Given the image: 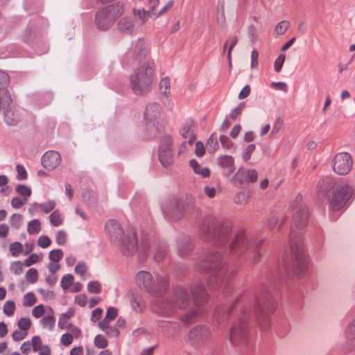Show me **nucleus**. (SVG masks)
<instances>
[{"instance_id": "nucleus-59", "label": "nucleus", "mask_w": 355, "mask_h": 355, "mask_svg": "<svg viewBox=\"0 0 355 355\" xmlns=\"http://www.w3.org/2000/svg\"><path fill=\"white\" fill-rule=\"evenodd\" d=\"M26 279L30 283H35L37 279V271L35 268H31L28 272H26Z\"/></svg>"}, {"instance_id": "nucleus-4", "label": "nucleus", "mask_w": 355, "mask_h": 355, "mask_svg": "<svg viewBox=\"0 0 355 355\" xmlns=\"http://www.w3.org/2000/svg\"><path fill=\"white\" fill-rule=\"evenodd\" d=\"M154 75V63L141 65L130 78L131 87L135 94L144 95L149 92L153 87Z\"/></svg>"}, {"instance_id": "nucleus-13", "label": "nucleus", "mask_w": 355, "mask_h": 355, "mask_svg": "<svg viewBox=\"0 0 355 355\" xmlns=\"http://www.w3.org/2000/svg\"><path fill=\"white\" fill-rule=\"evenodd\" d=\"M211 330L209 327L200 324L195 326L190 330L188 338L192 344L202 345L211 338Z\"/></svg>"}, {"instance_id": "nucleus-27", "label": "nucleus", "mask_w": 355, "mask_h": 355, "mask_svg": "<svg viewBox=\"0 0 355 355\" xmlns=\"http://www.w3.org/2000/svg\"><path fill=\"white\" fill-rule=\"evenodd\" d=\"M345 338L350 345V349L355 348V320L350 323L345 330Z\"/></svg>"}, {"instance_id": "nucleus-17", "label": "nucleus", "mask_w": 355, "mask_h": 355, "mask_svg": "<svg viewBox=\"0 0 355 355\" xmlns=\"http://www.w3.org/2000/svg\"><path fill=\"white\" fill-rule=\"evenodd\" d=\"M135 282L141 289L150 293L154 292V279L150 272L145 270L140 271L136 275Z\"/></svg>"}, {"instance_id": "nucleus-37", "label": "nucleus", "mask_w": 355, "mask_h": 355, "mask_svg": "<svg viewBox=\"0 0 355 355\" xmlns=\"http://www.w3.org/2000/svg\"><path fill=\"white\" fill-rule=\"evenodd\" d=\"M118 26L121 32H128L133 29L134 24L128 18H123L119 21Z\"/></svg>"}, {"instance_id": "nucleus-33", "label": "nucleus", "mask_w": 355, "mask_h": 355, "mask_svg": "<svg viewBox=\"0 0 355 355\" xmlns=\"http://www.w3.org/2000/svg\"><path fill=\"white\" fill-rule=\"evenodd\" d=\"M49 220L52 225L58 227L61 225L64 220V216L59 210H55L49 216Z\"/></svg>"}, {"instance_id": "nucleus-24", "label": "nucleus", "mask_w": 355, "mask_h": 355, "mask_svg": "<svg viewBox=\"0 0 355 355\" xmlns=\"http://www.w3.org/2000/svg\"><path fill=\"white\" fill-rule=\"evenodd\" d=\"M55 322L54 311L51 307L48 306L47 314L40 320V323L44 328L51 330L55 326Z\"/></svg>"}, {"instance_id": "nucleus-9", "label": "nucleus", "mask_w": 355, "mask_h": 355, "mask_svg": "<svg viewBox=\"0 0 355 355\" xmlns=\"http://www.w3.org/2000/svg\"><path fill=\"white\" fill-rule=\"evenodd\" d=\"M302 196L297 195L290 205L291 210L293 211V224L297 230L304 228L309 221V211L306 205L301 203Z\"/></svg>"}, {"instance_id": "nucleus-2", "label": "nucleus", "mask_w": 355, "mask_h": 355, "mask_svg": "<svg viewBox=\"0 0 355 355\" xmlns=\"http://www.w3.org/2000/svg\"><path fill=\"white\" fill-rule=\"evenodd\" d=\"M318 191L324 193L329 200L331 220H336L339 217L337 212L346 206L353 195V188L347 184L336 183L329 178H324L318 184Z\"/></svg>"}, {"instance_id": "nucleus-7", "label": "nucleus", "mask_w": 355, "mask_h": 355, "mask_svg": "<svg viewBox=\"0 0 355 355\" xmlns=\"http://www.w3.org/2000/svg\"><path fill=\"white\" fill-rule=\"evenodd\" d=\"M119 247L121 252L126 256H131L134 253H138V257L143 259L146 257L149 245L147 243H142L139 247L137 246V241L136 232L135 230H131L124 235L123 238L119 241Z\"/></svg>"}, {"instance_id": "nucleus-10", "label": "nucleus", "mask_w": 355, "mask_h": 355, "mask_svg": "<svg viewBox=\"0 0 355 355\" xmlns=\"http://www.w3.org/2000/svg\"><path fill=\"white\" fill-rule=\"evenodd\" d=\"M158 159L164 168L171 166L174 162L173 141L169 135H164L160 138Z\"/></svg>"}, {"instance_id": "nucleus-22", "label": "nucleus", "mask_w": 355, "mask_h": 355, "mask_svg": "<svg viewBox=\"0 0 355 355\" xmlns=\"http://www.w3.org/2000/svg\"><path fill=\"white\" fill-rule=\"evenodd\" d=\"M189 302L187 292L183 288H178L174 294L173 306L179 309L187 307Z\"/></svg>"}, {"instance_id": "nucleus-20", "label": "nucleus", "mask_w": 355, "mask_h": 355, "mask_svg": "<svg viewBox=\"0 0 355 355\" xmlns=\"http://www.w3.org/2000/svg\"><path fill=\"white\" fill-rule=\"evenodd\" d=\"M218 164L223 168V175L229 177L235 170L234 158L230 155H223L218 159Z\"/></svg>"}, {"instance_id": "nucleus-56", "label": "nucleus", "mask_w": 355, "mask_h": 355, "mask_svg": "<svg viewBox=\"0 0 355 355\" xmlns=\"http://www.w3.org/2000/svg\"><path fill=\"white\" fill-rule=\"evenodd\" d=\"M9 83V76L6 72L0 70V89L6 88Z\"/></svg>"}, {"instance_id": "nucleus-19", "label": "nucleus", "mask_w": 355, "mask_h": 355, "mask_svg": "<svg viewBox=\"0 0 355 355\" xmlns=\"http://www.w3.org/2000/svg\"><path fill=\"white\" fill-rule=\"evenodd\" d=\"M60 160L61 157L58 153L49 151L42 156V164L45 168L53 170L59 166Z\"/></svg>"}, {"instance_id": "nucleus-5", "label": "nucleus", "mask_w": 355, "mask_h": 355, "mask_svg": "<svg viewBox=\"0 0 355 355\" xmlns=\"http://www.w3.org/2000/svg\"><path fill=\"white\" fill-rule=\"evenodd\" d=\"M288 243L291 251V259L297 264V266H308L310 262L309 256L306 254L302 240V234L291 227L288 236Z\"/></svg>"}, {"instance_id": "nucleus-38", "label": "nucleus", "mask_w": 355, "mask_h": 355, "mask_svg": "<svg viewBox=\"0 0 355 355\" xmlns=\"http://www.w3.org/2000/svg\"><path fill=\"white\" fill-rule=\"evenodd\" d=\"M168 252V245L164 241L157 242V261L162 259Z\"/></svg>"}, {"instance_id": "nucleus-44", "label": "nucleus", "mask_w": 355, "mask_h": 355, "mask_svg": "<svg viewBox=\"0 0 355 355\" xmlns=\"http://www.w3.org/2000/svg\"><path fill=\"white\" fill-rule=\"evenodd\" d=\"M130 304L132 308L137 312H141L145 307L143 301L136 297H132Z\"/></svg>"}, {"instance_id": "nucleus-31", "label": "nucleus", "mask_w": 355, "mask_h": 355, "mask_svg": "<svg viewBox=\"0 0 355 355\" xmlns=\"http://www.w3.org/2000/svg\"><path fill=\"white\" fill-rule=\"evenodd\" d=\"M217 21L220 25H223L225 22V1L224 0H218L217 5Z\"/></svg>"}, {"instance_id": "nucleus-50", "label": "nucleus", "mask_w": 355, "mask_h": 355, "mask_svg": "<svg viewBox=\"0 0 355 355\" xmlns=\"http://www.w3.org/2000/svg\"><path fill=\"white\" fill-rule=\"evenodd\" d=\"M245 106V103L242 102V103H240L236 107L232 109L230 114V119H232L233 120L236 119L237 118V116L241 114Z\"/></svg>"}, {"instance_id": "nucleus-58", "label": "nucleus", "mask_w": 355, "mask_h": 355, "mask_svg": "<svg viewBox=\"0 0 355 355\" xmlns=\"http://www.w3.org/2000/svg\"><path fill=\"white\" fill-rule=\"evenodd\" d=\"M87 290L92 293H99L101 291V286L98 282H91L87 285Z\"/></svg>"}, {"instance_id": "nucleus-57", "label": "nucleus", "mask_w": 355, "mask_h": 355, "mask_svg": "<svg viewBox=\"0 0 355 355\" xmlns=\"http://www.w3.org/2000/svg\"><path fill=\"white\" fill-rule=\"evenodd\" d=\"M51 244V240L47 236L43 235L38 238L37 245L42 248H46Z\"/></svg>"}, {"instance_id": "nucleus-30", "label": "nucleus", "mask_w": 355, "mask_h": 355, "mask_svg": "<svg viewBox=\"0 0 355 355\" xmlns=\"http://www.w3.org/2000/svg\"><path fill=\"white\" fill-rule=\"evenodd\" d=\"M133 14L136 23L138 25L144 24L150 17L149 12H146L144 9L141 8L134 9Z\"/></svg>"}, {"instance_id": "nucleus-11", "label": "nucleus", "mask_w": 355, "mask_h": 355, "mask_svg": "<svg viewBox=\"0 0 355 355\" xmlns=\"http://www.w3.org/2000/svg\"><path fill=\"white\" fill-rule=\"evenodd\" d=\"M230 340L234 346L241 347L248 340V327L245 320H240L231 329Z\"/></svg>"}, {"instance_id": "nucleus-47", "label": "nucleus", "mask_w": 355, "mask_h": 355, "mask_svg": "<svg viewBox=\"0 0 355 355\" xmlns=\"http://www.w3.org/2000/svg\"><path fill=\"white\" fill-rule=\"evenodd\" d=\"M45 313H47V308L46 309L42 304L35 306L32 310V315L35 318H41Z\"/></svg>"}, {"instance_id": "nucleus-6", "label": "nucleus", "mask_w": 355, "mask_h": 355, "mask_svg": "<svg viewBox=\"0 0 355 355\" xmlns=\"http://www.w3.org/2000/svg\"><path fill=\"white\" fill-rule=\"evenodd\" d=\"M194 307L188 311L182 317V321L184 324L193 322L201 313L200 306L205 303L208 295L202 284H195L191 288Z\"/></svg>"}, {"instance_id": "nucleus-28", "label": "nucleus", "mask_w": 355, "mask_h": 355, "mask_svg": "<svg viewBox=\"0 0 355 355\" xmlns=\"http://www.w3.org/2000/svg\"><path fill=\"white\" fill-rule=\"evenodd\" d=\"M6 122L10 125H16L19 121V114L12 110L10 107L6 111H3Z\"/></svg>"}, {"instance_id": "nucleus-41", "label": "nucleus", "mask_w": 355, "mask_h": 355, "mask_svg": "<svg viewBox=\"0 0 355 355\" xmlns=\"http://www.w3.org/2000/svg\"><path fill=\"white\" fill-rule=\"evenodd\" d=\"M37 302L35 295L31 292L26 293L23 298V305L24 306H32Z\"/></svg>"}, {"instance_id": "nucleus-36", "label": "nucleus", "mask_w": 355, "mask_h": 355, "mask_svg": "<svg viewBox=\"0 0 355 355\" xmlns=\"http://www.w3.org/2000/svg\"><path fill=\"white\" fill-rule=\"evenodd\" d=\"M15 310L16 305L14 301L8 300L5 302L3 307V311L6 315L8 317L12 316L15 313Z\"/></svg>"}, {"instance_id": "nucleus-52", "label": "nucleus", "mask_w": 355, "mask_h": 355, "mask_svg": "<svg viewBox=\"0 0 355 355\" xmlns=\"http://www.w3.org/2000/svg\"><path fill=\"white\" fill-rule=\"evenodd\" d=\"M28 202L26 198L15 197L11 200V205L15 209H19Z\"/></svg>"}, {"instance_id": "nucleus-55", "label": "nucleus", "mask_w": 355, "mask_h": 355, "mask_svg": "<svg viewBox=\"0 0 355 355\" xmlns=\"http://www.w3.org/2000/svg\"><path fill=\"white\" fill-rule=\"evenodd\" d=\"M63 257L61 250H53L49 252V259L54 262H58Z\"/></svg>"}, {"instance_id": "nucleus-21", "label": "nucleus", "mask_w": 355, "mask_h": 355, "mask_svg": "<svg viewBox=\"0 0 355 355\" xmlns=\"http://www.w3.org/2000/svg\"><path fill=\"white\" fill-rule=\"evenodd\" d=\"M194 121L192 119H187L180 130V134L184 139H188L189 144H193L196 135L193 130Z\"/></svg>"}, {"instance_id": "nucleus-54", "label": "nucleus", "mask_w": 355, "mask_h": 355, "mask_svg": "<svg viewBox=\"0 0 355 355\" xmlns=\"http://www.w3.org/2000/svg\"><path fill=\"white\" fill-rule=\"evenodd\" d=\"M285 59L286 56L284 54H280L274 62V68L276 72L279 73L281 71L282 66L284 63Z\"/></svg>"}, {"instance_id": "nucleus-62", "label": "nucleus", "mask_w": 355, "mask_h": 355, "mask_svg": "<svg viewBox=\"0 0 355 355\" xmlns=\"http://www.w3.org/2000/svg\"><path fill=\"white\" fill-rule=\"evenodd\" d=\"M27 334V332L24 331L22 330H15L12 334V338L15 341H20L24 339L26 337Z\"/></svg>"}, {"instance_id": "nucleus-63", "label": "nucleus", "mask_w": 355, "mask_h": 355, "mask_svg": "<svg viewBox=\"0 0 355 355\" xmlns=\"http://www.w3.org/2000/svg\"><path fill=\"white\" fill-rule=\"evenodd\" d=\"M33 349L34 352H37L43 346L42 340L40 336H35L32 338V344Z\"/></svg>"}, {"instance_id": "nucleus-12", "label": "nucleus", "mask_w": 355, "mask_h": 355, "mask_svg": "<svg viewBox=\"0 0 355 355\" xmlns=\"http://www.w3.org/2000/svg\"><path fill=\"white\" fill-rule=\"evenodd\" d=\"M352 158L348 153H337L332 161L334 171L340 175L347 174L352 167Z\"/></svg>"}, {"instance_id": "nucleus-39", "label": "nucleus", "mask_w": 355, "mask_h": 355, "mask_svg": "<svg viewBox=\"0 0 355 355\" xmlns=\"http://www.w3.org/2000/svg\"><path fill=\"white\" fill-rule=\"evenodd\" d=\"M16 191L23 196L24 198L28 199V198L31 195V189L30 187L25 184H18L16 187Z\"/></svg>"}, {"instance_id": "nucleus-14", "label": "nucleus", "mask_w": 355, "mask_h": 355, "mask_svg": "<svg viewBox=\"0 0 355 355\" xmlns=\"http://www.w3.org/2000/svg\"><path fill=\"white\" fill-rule=\"evenodd\" d=\"M195 248V241L190 236L182 234L176 239L175 249L180 257H185L191 254Z\"/></svg>"}, {"instance_id": "nucleus-42", "label": "nucleus", "mask_w": 355, "mask_h": 355, "mask_svg": "<svg viewBox=\"0 0 355 355\" xmlns=\"http://www.w3.org/2000/svg\"><path fill=\"white\" fill-rule=\"evenodd\" d=\"M32 324L31 319L28 318H21L17 322V326L20 330L27 332Z\"/></svg>"}, {"instance_id": "nucleus-29", "label": "nucleus", "mask_w": 355, "mask_h": 355, "mask_svg": "<svg viewBox=\"0 0 355 355\" xmlns=\"http://www.w3.org/2000/svg\"><path fill=\"white\" fill-rule=\"evenodd\" d=\"M55 207V202L53 200H49L42 204L35 203L30 209V211H36L37 209H42L45 213L48 214Z\"/></svg>"}, {"instance_id": "nucleus-64", "label": "nucleus", "mask_w": 355, "mask_h": 355, "mask_svg": "<svg viewBox=\"0 0 355 355\" xmlns=\"http://www.w3.org/2000/svg\"><path fill=\"white\" fill-rule=\"evenodd\" d=\"M103 331L110 337H117L119 335V331L112 326H108Z\"/></svg>"}, {"instance_id": "nucleus-3", "label": "nucleus", "mask_w": 355, "mask_h": 355, "mask_svg": "<svg viewBox=\"0 0 355 355\" xmlns=\"http://www.w3.org/2000/svg\"><path fill=\"white\" fill-rule=\"evenodd\" d=\"M161 209L165 218L178 221L191 215L194 210V205L191 199L174 198L164 201Z\"/></svg>"}, {"instance_id": "nucleus-18", "label": "nucleus", "mask_w": 355, "mask_h": 355, "mask_svg": "<svg viewBox=\"0 0 355 355\" xmlns=\"http://www.w3.org/2000/svg\"><path fill=\"white\" fill-rule=\"evenodd\" d=\"M105 230L111 242L114 243H118L124 236L121 225L114 220H108L105 223Z\"/></svg>"}, {"instance_id": "nucleus-46", "label": "nucleus", "mask_w": 355, "mask_h": 355, "mask_svg": "<svg viewBox=\"0 0 355 355\" xmlns=\"http://www.w3.org/2000/svg\"><path fill=\"white\" fill-rule=\"evenodd\" d=\"M289 26V22L288 21H282L278 23L275 28V33L277 35L284 34Z\"/></svg>"}, {"instance_id": "nucleus-35", "label": "nucleus", "mask_w": 355, "mask_h": 355, "mask_svg": "<svg viewBox=\"0 0 355 355\" xmlns=\"http://www.w3.org/2000/svg\"><path fill=\"white\" fill-rule=\"evenodd\" d=\"M24 250L23 245L18 241L12 243L9 246V252L12 257H17L22 253Z\"/></svg>"}, {"instance_id": "nucleus-8", "label": "nucleus", "mask_w": 355, "mask_h": 355, "mask_svg": "<svg viewBox=\"0 0 355 355\" xmlns=\"http://www.w3.org/2000/svg\"><path fill=\"white\" fill-rule=\"evenodd\" d=\"M123 6L119 3L106 7L99 11L96 17V23L100 30L108 29L123 12Z\"/></svg>"}, {"instance_id": "nucleus-45", "label": "nucleus", "mask_w": 355, "mask_h": 355, "mask_svg": "<svg viewBox=\"0 0 355 355\" xmlns=\"http://www.w3.org/2000/svg\"><path fill=\"white\" fill-rule=\"evenodd\" d=\"M73 283V277L69 274L64 275L61 280L62 287L65 291L69 289Z\"/></svg>"}, {"instance_id": "nucleus-48", "label": "nucleus", "mask_w": 355, "mask_h": 355, "mask_svg": "<svg viewBox=\"0 0 355 355\" xmlns=\"http://www.w3.org/2000/svg\"><path fill=\"white\" fill-rule=\"evenodd\" d=\"M94 345L100 349L105 348L107 345V340L102 335H97L94 338Z\"/></svg>"}, {"instance_id": "nucleus-26", "label": "nucleus", "mask_w": 355, "mask_h": 355, "mask_svg": "<svg viewBox=\"0 0 355 355\" xmlns=\"http://www.w3.org/2000/svg\"><path fill=\"white\" fill-rule=\"evenodd\" d=\"M189 165L196 174L200 175L202 178H207L210 175L209 168L208 167H201L194 159L190 160Z\"/></svg>"}, {"instance_id": "nucleus-40", "label": "nucleus", "mask_w": 355, "mask_h": 355, "mask_svg": "<svg viewBox=\"0 0 355 355\" xmlns=\"http://www.w3.org/2000/svg\"><path fill=\"white\" fill-rule=\"evenodd\" d=\"M155 107L153 104L149 105L146 107L145 113H144V119L146 122H152L154 121L155 114Z\"/></svg>"}, {"instance_id": "nucleus-16", "label": "nucleus", "mask_w": 355, "mask_h": 355, "mask_svg": "<svg viewBox=\"0 0 355 355\" xmlns=\"http://www.w3.org/2000/svg\"><path fill=\"white\" fill-rule=\"evenodd\" d=\"M161 98L160 100L164 107L169 111H171L173 107L172 101L169 98L171 94V83L168 76L161 78L159 87Z\"/></svg>"}, {"instance_id": "nucleus-32", "label": "nucleus", "mask_w": 355, "mask_h": 355, "mask_svg": "<svg viewBox=\"0 0 355 355\" xmlns=\"http://www.w3.org/2000/svg\"><path fill=\"white\" fill-rule=\"evenodd\" d=\"M218 146L217 137L215 133L211 135L206 143V148L209 153H214Z\"/></svg>"}, {"instance_id": "nucleus-23", "label": "nucleus", "mask_w": 355, "mask_h": 355, "mask_svg": "<svg viewBox=\"0 0 355 355\" xmlns=\"http://www.w3.org/2000/svg\"><path fill=\"white\" fill-rule=\"evenodd\" d=\"M265 302H262V300L258 299L255 302L257 314L258 315V320L261 328L263 330L267 329L268 327V320L265 315H261V313L263 312L265 306Z\"/></svg>"}, {"instance_id": "nucleus-25", "label": "nucleus", "mask_w": 355, "mask_h": 355, "mask_svg": "<svg viewBox=\"0 0 355 355\" xmlns=\"http://www.w3.org/2000/svg\"><path fill=\"white\" fill-rule=\"evenodd\" d=\"M12 99L6 88L0 89V112L7 110L11 105Z\"/></svg>"}, {"instance_id": "nucleus-49", "label": "nucleus", "mask_w": 355, "mask_h": 355, "mask_svg": "<svg viewBox=\"0 0 355 355\" xmlns=\"http://www.w3.org/2000/svg\"><path fill=\"white\" fill-rule=\"evenodd\" d=\"M17 179L18 180H24L27 178L28 174L23 165L17 164L16 166Z\"/></svg>"}, {"instance_id": "nucleus-15", "label": "nucleus", "mask_w": 355, "mask_h": 355, "mask_svg": "<svg viewBox=\"0 0 355 355\" xmlns=\"http://www.w3.org/2000/svg\"><path fill=\"white\" fill-rule=\"evenodd\" d=\"M257 172L254 169L241 168L234 175L233 181L236 186H241L257 181Z\"/></svg>"}, {"instance_id": "nucleus-53", "label": "nucleus", "mask_w": 355, "mask_h": 355, "mask_svg": "<svg viewBox=\"0 0 355 355\" xmlns=\"http://www.w3.org/2000/svg\"><path fill=\"white\" fill-rule=\"evenodd\" d=\"M22 216L19 214H13L10 218V225L12 227L19 228L21 224Z\"/></svg>"}, {"instance_id": "nucleus-34", "label": "nucleus", "mask_w": 355, "mask_h": 355, "mask_svg": "<svg viewBox=\"0 0 355 355\" xmlns=\"http://www.w3.org/2000/svg\"><path fill=\"white\" fill-rule=\"evenodd\" d=\"M41 230V223L38 219L31 220L28 223L27 232L30 234H38Z\"/></svg>"}, {"instance_id": "nucleus-43", "label": "nucleus", "mask_w": 355, "mask_h": 355, "mask_svg": "<svg viewBox=\"0 0 355 355\" xmlns=\"http://www.w3.org/2000/svg\"><path fill=\"white\" fill-rule=\"evenodd\" d=\"M283 123L284 121L282 118L279 116L276 119L270 132V137H274L275 135H277L279 132H280L282 130L284 125Z\"/></svg>"}, {"instance_id": "nucleus-51", "label": "nucleus", "mask_w": 355, "mask_h": 355, "mask_svg": "<svg viewBox=\"0 0 355 355\" xmlns=\"http://www.w3.org/2000/svg\"><path fill=\"white\" fill-rule=\"evenodd\" d=\"M55 241L60 245H64L67 241V233L64 230L58 231L55 235Z\"/></svg>"}, {"instance_id": "nucleus-61", "label": "nucleus", "mask_w": 355, "mask_h": 355, "mask_svg": "<svg viewBox=\"0 0 355 355\" xmlns=\"http://www.w3.org/2000/svg\"><path fill=\"white\" fill-rule=\"evenodd\" d=\"M205 153L204 144L202 141H198L196 143L195 154L197 157H201Z\"/></svg>"}, {"instance_id": "nucleus-60", "label": "nucleus", "mask_w": 355, "mask_h": 355, "mask_svg": "<svg viewBox=\"0 0 355 355\" xmlns=\"http://www.w3.org/2000/svg\"><path fill=\"white\" fill-rule=\"evenodd\" d=\"M255 148H256V146L253 144L248 145L245 148V151L243 155V159H244V161L246 162L250 159L251 155L254 151Z\"/></svg>"}, {"instance_id": "nucleus-1", "label": "nucleus", "mask_w": 355, "mask_h": 355, "mask_svg": "<svg viewBox=\"0 0 355 355\" xmlns=\"http://www.w3.org/2000/svg\"><path fill=\"white\" fill-rule=\"evenodd\" d=\"M196 224L201 240L213 243L223 249L225 254L206 250L198 256L200 266H225L232 263L257 264L261 256V241L243 230H239L230 241L232 223L227 219L216 218L211 215L200 217Z\"/></svg>"}]
</instances>
